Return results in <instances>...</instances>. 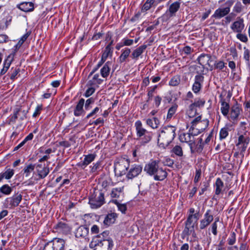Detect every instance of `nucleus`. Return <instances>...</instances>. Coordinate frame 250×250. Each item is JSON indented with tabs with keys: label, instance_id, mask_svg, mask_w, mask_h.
<instances>
[{
	"label": "nucleus",
	"instance_id": "obj_1",
	"mask_svg": "<svg viewBox=\"0 0 250 250\" xmlns=\"http://www.w3.org/2000/svg\"><path fill=\"white\" fill-rule=\"evenodd\" d=\"M176 128L168 125L163 128L159 135L158 144L160 147L166 148L172 142L176 136Z\"/></svg>",
	"mask_w": 250,
	"mask_h": 250
},
{
	"label": "nucleus",
	"instance_id": "obj_2",
	"mask_svg": "<svg viewBox=\"0 0 250 250\" xmlns=\"http://www.w3.org/2000/svg\"><path fill=\"white\" fill-rule=\"evenodd\" d=\"M137 139L140 140L138 144L141 146H145L150 142L152 139V133L144 128L141 121L138 120L135 123Z\"/></svg>",
	"mask_w": 250,
	"mask_h": 250
},
{
	"label": "nucleus",
	"instance_id": "obj_3",
	"mask_svg": "<svg viewBox=\"0 0 250 250\" xmlns=\"http://www.w3.org/2000/svg\"><path fill=\"white\" fill-rule=\"evenodd\" d=\"M114 246L112 240H101L98 237H93L89 244V248L94 250H112Z\"/></svg>",
	"mask_w": 250,
	"mask_h": 250
},
{
	"label": "nucleus",
	"instance_id": "obj_4",
	"mask_svg": "<svg viewBox=\"0 0 250 250\" xmlns=\"http://www.w3.org/2000/svg\"><path fill=\"white\" fill-rule=\"evenodd\" d=\"M104 203V194L102 191L94 189L89 197V204L91 208H97L101 207Z\"/></svg>",
	"mask_w": 250,
	"mask_h": 250
},
{
	"label": "nucleus",
	"instance_id": "obj_5",
	"mask_svg": "<svg viewBox=\"0 0 250 250\" xmlns=\"http://www.w3.org/2000/svg\"><path fill=\"white\" fill-rule=\"evenodd\" d=\"M208 119L201 120V116H199L192 121L190 127L194 131L193 133L197 135L208 127Z\"/></svg>",
	"mask_w": 250,
	"mask_h": 250
},
{
	"label": "nucleus",
	"instance_id": "obj_6",
	"mask_svg": "<svg viewBox=\"0 0 250 250\" xmlns=\"http://www.w3.org/2000/svg\"><path fill=\"white\" fill-rule=\"evenodd\" d=\"M167 5V11L161 17L163 21H167L176 16L177 13L180 9L181 2L180 1H175L171 3L168 2Z\"/></svg>",
	"mask_w": 250,
	"mask_h": 250
},
{
	"label": "nucleus",
	"instance_id": "obj_7",
	"mask_svg": "<svg viewBox=\"0 0 250 250\" xmlns=\"http://www.w3.org/2000/svg\"><path fill=\"white\" fill-rule=\"evenodd\" d=\"M130 160L125 158L119 159L114 163V171L120 176L126 174V171L129 167Z\"/></svg>",
	"mask_w": 250,
	"mask_h": 250
},
{
	"label": "nucleus",
	"instance_id": "obj_8",
	"mask_svg": "<svg viewBox=\"0 0 250 250\" xmlns=\"http://www.w3.org/2000/svg\"><path fill=\"white\" fill-rule=\"evenodd\" d=\"M66 241L62 238H54L47 243L43 250H64Z\"/></svg>",
	"mask_w": 250,
	"mask_h": 250
},
{
	"label": "nucleus",
	"instance_id": "obj_9",
	"mask_svg": "<svg viewBox=\"0 0 250 250\" xmlns=\"http://www.w3.org/2000/svg\"><path fill=\"white\" fill-rule=\"evenodd\" d=\"M242 111L241 105L236 101L230 107L229 113L227 116L228 119L232 122L237 121Z\"/></svg>",
	"mask_w": 250,
	"mask_h": 250
},
{
	"label": "nucleus",
	"instance_id": "obj_10",
	"mask_svg": "<svg viewBox=\"0 0 250 250\" xmlns=\"http://www.w3.org/2000/svg\"><path fill=\"white\" fill-rule=\"evenodd\" d=\"M28 110H22L21 107L17 106L14 110L13 115H11L9 119V123L15 124L18 117L21 121H23L27 118V114Z\"/></svg>",
	"mask_w": 250,
	"mask_h": 250
},
{
	"label": "nucleus",
	"instance_id": "obj_11",
	"mask_svg": "<svg viewBox=\"0 0 250 250\" xmlns=\"http://www.w3.org/2000/svg\"><path fill=\"white\" fill-rule=\"evenodd\" d=\"M214 217L212 211L208 209L204 213L203 218L200 220L199 229L200 230L206 229L213 221Z\"/></svg>",
	"mask_w": 250,
	"mask_h": 250
},
{
	"label": "nucleus",
	"instance_id": "obj_12",
	"mask_svg": "<svg viewBox=\"0 0 250 250\" xmlns=\"http://www.w3.org/2000/svg\"><path fill=\"white\" fill-rule=\"evenodd\" d=\"M194 132L193 130L190 127L188 132L187 133H182L179 135V140L181 142L186 143L188 144L190 149L192 150V145H194V135L193 133Z\"/></svg>",
	"mask_w": 250,
	"mask_h": 250
},
{
	"label": "nucleus",
	"instance_id": "obj_13",
	"mask_svg": "<svg viewBox=\"0 0 250 250\" xmlns=\"http://www.w3.org/2000/svg\"><path fill=\"white\" fill-rule=\"evenodd\" d=\"M22 199V195L18 193L10 197L7 198L5 200L4 204L6 208L12 209L19 205Z\"/></svg>",
	"mask_w": 250,
	"mask_h": 250
},
{
	"label": "nucleus",
	"instance_id": "obj_14",
	"mask_svg": "<svg viewBox=\"0 0 250 250\" xmlns=\"http://www.w3.org/2000/svg\"><path fill=\"white\" fill-rule=\"evenodd\" d=\"M53 229L56 232L65 235L70 233L71 230V228L67 223L62 221L55 225Z\"/></svg>",
	"mask_w": 250,
	"mask_h": 250
},
{
	"label": "nucleus",
	"instance_id": "obj_15",
	"mask_svg": "<svg viewBox=\"0 0 250 250\" xmlns=\"http://www.w3.org/2000/svg\"><path fill=\"white\" fill-rule=\"evenodd\" d=\"M35 167L40 179L44 178L49 173V168L45 164H36Z\"/></svg>",
	"mask_w": 250,
	"mask_h": 250
},
{
	"label": "nucleus",
	"instance_id": "obj_16",
	"mask_svg": "<svg viewBox=\"0 0 250 250\" xmlns=\"http://www.w3.org/2000/svg\"><path fill=\"white\" fill-rule=\"evenodd\" d=\"M158 164L159 161L152 160L145 165L144 171L150 176H153L159 167Z\"/></svg>",
	"mask_w": 250,
	"mask_h": 250
},
{
	"label": "nucleus",
	"instance_id": "obj_17",
	"mask_svg": "<svg viewBox=\"0 0 250 250\" xmlns=\"http://www.w3.org/2000/svg\"><path fill=\"white\" fill-rule=\"evenodd\" d=\"M245 27L244 20L240 17H237L236 21L233 22L230 26L231 29L234 32L240 33Z\"/></svg>",
	"mask_w": 250,
	"mask_h": 250
},
{
	"label": "nucleus",
	"instance_id": "obj_18",
	"mask_svg": "<svg viewBox=\"0 0 250 250\" xmlns=\"http://www.w3.org/2000/svg\"><path fill=\"white\" fill-rule=\"evenodd\" d=\"M204 81V77L201 75L199 74L195 76L194 82L192 87V90L194 93H198L199 92L202 87V84Z\"/></svg>",
	"mask_w": 250,
	"mask_h": 250
},
{
	"label": "nucleus",
	"instance_id": "obj_19",
	"mask_svg": "<svg viewBox=\"0 0 250 250\" xmlns=\"http://www.w3.org/2000/svg\"><path fill=\"white\" fill-rule=\"evenodd\" d=\"M142 167L139 165H134L130 168L126 175L128 179H132L138 176L142 171Z\"/></svg>",
	"mask_w": 250,
	"mask_h": 250
},
{
	"label": "nucleus",
	"instance_id": "obj_20",
	"mask_svg": "<svg viewBox=\"0 0 250 250\" xmlns=\"http://www.w3.org/2000/svg\"><path fill=\"white\" fill-rule=\"evenodd\" d=\"M96 157V154L95 153L85 155H84L83 161L78 163L77 165L78 167H79L83 169L87 167V166L94 160Z\"/></svg>",
	"mask_w": 250,
	"mask_h": 250
},
{
	"label": "nucleus",
	"instance_id": "obj_21",
	"mask_svg": "<svg viewBox=\"0 0 250 250\" xmlns=\"http://www.w3.org/2000/svg\"><path fill=\"white\" fill-rule=\"evenodd\" d=\"M14 58L15 57L13 56V55L9 54L4 59L3 63V67L0 72V75H3L7 72L12 62L14 61Z\"/></svg>",
	"mask_w": 250,
	"mask_h": 250
},
{
	"label": "nucleus",
	"instance_id": "obj_22",
	"mask_svg": "<svg viewBox=\"0 0 250 250\" xmlns=\"http://www.w3.org/2000/svg\"><path fill=\"white\" fill-rule=\"evenodd\" d=\"M214 187L215 188V194L217 196L223 194L226 190L224 183L220 178L216 179L215 183L214 184Z\"/></svg>",
	"mask_w": 250,
	"mask_h": 250
},
{
	"label": "nucleus",
	"instance_id": "obj_23",
	"mask_svg": "<svg viewBox=\"0 0 250 250\" xmlns=\"http://www.w3.org/2000/svg\"><path fill=\"white\" fill-rule=\"evenodd\" d=\"M84 99L81 98L77 103L74 109V115L76 117L83 116L85 114L83 109V105L84 104Z\"/></svg>",
	"mask_w": 250,
	"mask_h": 250
},
{
	"label": "nucleus",
	"instance_id": "obj_24",
	"mask_svg": "<svg viewBox=\"0 0 250 250\" xmlns=\"http://www.w3.org/2000/svg\"><path fill=\"white\" fill-rule=\"evenodd\" d=\"M250 140V139L249 136H245L244 135H240L238 137V142L236 143V146L242 145L241 151L244 152L246 151V149L248 147Z\"/></svg>",
	"mask_w": 250,
	"mask_h": 250
},
{
	"label": "nucleus",
	"instance_id": "obj_25",
	"mask_svg": "<svg viewBox=\"0 0 250 250\" xmlns=\"http://www.w3.org/2000/svg\"><path fill=\"white\" fill-rule=\"evenodd\" d=\"M17 7L25 12H30L34 9V4L32 2H22L17 5Z\"/></svg>",
	"mask_w": 250,
	"mask_h": 250
},
{
	"label": "nucleus",
	"instance_id": "obj_26",
	"mask_svg": "<svg viewBox=\"0 0 250 250\" xmlns=\"http://www.w3.org/2000/svg\"><path fill=\"white\" fill-rule=\"evenodd\" d=\"M230 12L229 7H225L223 8H218L215 10L211 18L220 19L224 16L227 15Z\"/></svg>",
	"mask_w": 250,
	"mask_h": 250
},
{
	"label": "nucleus",
	"instance_id": "obj_27",
	"mask_svg": "<svg viewBox=\"0 0 250 250\" xmlns=\"http://www.w3.org/2000/svg\"><path fill=\"white\" fill-rule=\"evenodd\" d=\"M206 103V101L203 99H198L197 100H195V102L190 104L189 106V110L188 113V115L190 114V112L194 111L195 113L196 112V110L195 109V107H203ZM190 117L192 116L189 115Z\"/></svg>",
	"mask_w": 250,
	"mask_h": 250
},
{
	"label": "nucleus",
	"instance_id": "obj_28",
	"mask_svg": "<svg viewBox=\"0 0 250 250\" xmlns=\"http://www.w3.org/2000/svg\"><path fill=\"white\" fill-rule=\"evenodd\" d=\"M211 59L210 55L203 53L198 57L197 61L198 63L204 68V66L206 65L210 66L209 62L211 60Z\"/></svg>",
	"mask_w": 250,
	"mask_h": 250
},
{
	"label": "nucleus",
	"instance_id": "obj_29",
	"mask_svg": "<svg viewBox=\"0 0 250 250\" xmlns=\"http://www.w3.org/2000/svg\"><path fill=\"white\" fill-rule=\"evenodd\" d=\"M221 99L220 100L221 103V111L224 116L227 118L228 114L230 110V106L228 103L226 102L225 99L222 98V96L220 95Z\"/></svg>",
	"mask_w": 250,
	"mask_h": 250
},
{
	"label": "nucleus",
	"instance_id": "obj_30",
	"mask_svg": "<svg viewBox=\"0 0 250 250\" xmlns=\"http://www.w3.org/2000/svg\"><path fill=\"white\" fill-rule=\"evenodd\" d=\"M167 175V173L166 169H163L162 167H160L157 169L154 176V179L156 181H163Z\"/></svg>",
	"mask_w": 250,
	"mask_h": 250
},
{
	"label": "nucleus",
	"instance_id": "obj_31",
	"mask_svg": "<svg viewBox=\"0 0 250 250\" xmlns=\"http://www.w3.org/2000/svg\"><path fill=\"white\" fill-rule=\"evenodd\" d=\"M146 44H143L137 47L135 50H134L131 55V57L132 58V59L137 60L139 56H140L141 54L146 49Z\"/></svg>",
	"mask_w": 250,
	"mask_h": 250
},
{
	"label": "nucleus",
	"instance_id": "obj_32",
	"mask_svg": "<svg viewBox=\"0 0 250 250\" xmlns=\"http://www.w3.org/2000/svg\"><path fill=\"white\" fill-rule=\"evenodd\" d=\"M201 214L200 213L199 210H196V213L193 214H188V216L186 221L188 225L194 224L197 223V221L200 219Z\"/></svg>",
	"mask_w": 250,
	"mask_h": 250
},
{
	"label": "nucleus",
	"instance_id": "obj_33",
	"mask_svg": "<svg viewBox=\"0 0 250 250\" xmlns=\"http://www.w3.org/2000/svg\"><path fill=\"white\" fill-rule=\"evenodd\" d=\"M88 232L89 230L87 228L83 226H81L76 229L75 232V236L77 238H84L87 236Z\"/></svg>",
	"mask_w": 250,
	"mask_h": 250
},
{
	"label": "nucleus",
	"instance_id": "obj_34",
	"mask_svg": "<svg viewBox=\"0 0 250 250\" xmlns=\"http://www.w3.org/2000/svg\"><path fill=\"white\" fill-rule=\"evenodd\" d=\"M204 146V143L203 142V139L202 138L198 139L197 144L195 146V144L192 145V150H190L191 153L195 152L201 153L202 152Z\"/></svg>",
	"mask_w": 250,
	"mask_h": 250
},
{
	"label": "nucleus",
	"instance_id": "obj_35",
	"mask_svg": "<svg viewBox=\"0 0 250 250\" xmlns=\"http://www.w3.org/2000/svg\"><path fill=\"white\" fill-rule=\"evenodd\" d=\"M111 64V62L107 61L101 69V74L103 78H106L109 76Z\"/></svg>",
	"mask_w": 250,
	"mask_h": 250
},
{
	"label": "nucleus",
	"instance_id": "obj_36",
	"mask_svg": "<svg viewBox=\"0 0 250 250\" xmlns=\"http://www.w3.org/2000/svg\"><path fill=\"white\" fill-rule=\"evenodd\" d=\"M117 217V215L116 213H109L105 216L104 220V223L105 225L110 226V225L113 224L115 222Z\"/></svg>",
	"mask_w": 250,
	"mask_h": 250
},
{
	"label": "nucleus",
	"instance_id": "obj_37",
	"mask_svg": "<svg viewBox=\"0 0 250 250\" xmlns=\"http://www.w3.org/2000/svg\"><path fill=\"white\" fill-rule=\"evenodd\" d=\"M103 80L99 78V75L96 74L94 75L92 79L88 81L87 85L89 86L97 87L103 82Z\"/></svg>",
	"mask_w": 250,
	"mask_h": 250
},
{
	"label": "nucleus",
	"instance_id": "obj_38",
	"mask_svg": "<svg viewBox=\"0 0 250 250\" xmlns=\"http://www.w3.org/2000/svg\"><path fill=\"white\" fill-rule=\"evenodd\" d=\"M14 174V170L11 168H7L4 172L0 173V182L3 179L9 180L12 178Z\"/></svg>",
	"mask_w": 250,
	"mask_h": 250
},
{
	"label": "nucleus",
	"instance_id": "obj_39",
	"mask_svg": "<svg viewBox=\"0 0 250 250\" xmlns=\"http://www.w3.org/2000/svg\"><path fill=\"white\" fill-rule=\"evenodd\" d=\"M131 53V50L129 48H125L121 50V54L119 57V62L123 63L126 61Z\"/></svg>",
	"mask_w": 250,
	"mask_h": 250
},
{
	"label": "nucleus",
	"instance_id": "obj_40",
	"mask_svg": "<svg viewBox=\"0 0 250 250\" xmlns=\"http://www.w3.org/2000/svg\"><path fill=\"white\" fill-rule=\"evenodd\" d=\"M20 72V69L18 66L15 67H12L10 71L8 73V75L10 78V79L12 81L15 80L17 78V75L19 74Z\"/></svg>",
	"mask_w": 250,
	"mask_h": 250
},
{
	"label": "nucleus",
	"instance_id": "obj_41",
	"mask_svg": "<svg viewBox=\"0 0 250 250\" xmlns=\"http://www.w3.org/2000/svg\"><path fill=\"white\" fill-rule=\"evenodd\" d=\"M185 228L183 231V234L184 235L186 236H189L191 234L192 231L194 233V224L192 225H188L187 224V221H186L185 222Z\"/></svg>",
	"mask_w": 250,
	"mask_h": 250
},
{
	"label": "nucleus",
	"instance_id": "obj_42",
	"mask_svg": "<svg viewBox=\"0 0 250 250\" xmlns=\"http://www.w3.org/2000/svg\"><path fill=\"white\" fill-rule=\"evenodd\" d=\"M154 2L155 0H146L142 7L141 12L142 13H145L149 10L153 5Z\"/></svg>",
	"mask_w": 250,
	"mask_h": 250
},
{
	"label": "nucleus",
	"instance_id": "obj_43",
	"mask_svg": "<svg viewBox=\"0 0 250 250\" xmlns=\"http://www.w3.org/2000/svg\"><path fill=\"white\" fill-rule=\"evenodd\" d=\"M123 188H116L112 189L110 196L112 198H119L122 194H123Z\"/></svg>",
	"mask_w": 250,
	"mask_h": 250
},
{
	"label": "nucleus",
	"instance_id": "obj_44",
	"mask_svg": "<svg viewBox=\"0 0 250 250\" xmlns=\"http://www.w3.org/2000/svg\"><path fill=\"white\" fill-rule=\"evenodd\" d=\"M12 190V188L8 184L3 185L0 188V192L3 195H9L11 193Z\"/></svg>",
	"mask_w": 250,
	"mask_h": 250
},
{
	"label": "nucleus",
	"instance_id": "obj_45",
	"mask_svg": "<svg viewBox=\"0 0 250 250\" xmlns=\"http://www.w3.org/2000/svg\"><path fill=\"white\" fill-rule=\"evenodd\" d=\"M181 83V78L179 75L173 76L169 82V85L172 86H178Z\"/></svg>",
	"mask_w": 250,
	"mask_h": 250
},
{
	"label": "nucleus",
	"instance_id": "obj_46",
	"mask_svg": "<svg viewBox=\"0 0 250 250\" xmlns=\"http://www.w3.org/2000/svg\"><path fill=\"white\" fill-rule=\"evenodd\" d=\"M111 202L117 205L118 209L123 213H125L127 209L126 204H120L117 200H112Z\"/></svg>",
	"mask_w": 250,
	"mask_h": 250
},
{
	"label": "nucleus",
	"instance_id": "obj_47",
	"mask_svg": "<svg viewBox=\"0 0 250 250\" xmlns=\"http://www.w3.org/2000/svg\"><path fill=\"white\" fill-rule=\"evenodd\" d=\"M113 53V48L106 46L104 53L102 56V59L106 61L109 56H111Z\"/></svg>",
	"mask_w": 250,
	"mask_h": 250
},
{
	"label": "nucleus",
	"instance_id": "obj_48",
	"mask_svg": "<svg viewBox=\"0 0 250 250\" xmlns=\"http://www.w3.org/2000/svg\"><path fill=\"white\" fill-rule=\"evenodd\" d=\"M172 152L179 157H182L183 156V149L182 147L180 146L176 145L174 146L172 149Z\"/></svg>",
	"mask_w": 250,
	"mask_h": 250
},
{
	"label": "nucleus",
	"instance_id": "obj_49",
	"mask_svg": "<svg viewBox=\"0 0 250 250\" xmlns=\"http://www.w3.org/2000/svg\"><path fill=\"white\" fill-rule=\"evenodd\" d=\"M35 168V165L32 164L25 167L23 169L24 173L25 174V177H28L30 173L34 171Z\"/></svg>",
	"mask_w": 250,
	"mask_h": 250
},
{
	"label": "nucleus",
	"instance_id": "obj_50",
	"mask_svg": "<svg viewBox=\"0 0 250 250\" xmlns=\"http://www.w3.org/2000/svg\"><path fill=\"white\" fill-rule=\"evenodd\" d=\"M229 128L224 127L220 131V139L223 140L225 139L229 135Z\"/></svg>",
	"mask_w": 250,
	"mask_h": 250
},
{
	"label": "nucleus",
	"instance_id": "obj_51",
	"mask_svg": "<svg viewBox=\"0 0 250 250\" xmlns=\"http://www.w3.org/2000/svg\"><path fill=\"white\" fill-rule=\"evenodd\" d=\"M178 106L176 104L172 105L168 110L167 119H171L175 113Z\"/></svg>",
	"mask_w": 250,
	"mask_h": 250
},
{
	"label": "nucleus",
	"instance_id": "obj_52",
	"mask_svg": "<svg viewBox=\"0 0 250 250\" xmlns=\"http://www.w3.org/2000/svg\"><path fill=\"white\" fill-rule=\"evenodd\" d=\"M236 235L235 232H231L230 236L228 239V242L229 245L232 246L236 242Z\"/></svg>",
	"mask_w": 250,
	"mask_h": 250
},
{
	"label": "nucleus",
	"instance_id": "obj_53",
	"mask_svg": "<svg viewBox=\"0 0 250 250\" xmlns=\"http://www.w3.org/2000/svg\"><path fill=\"white\" fill-rule=\"evenodd\" d=\"M109 232L107 231H104L102 233L98 234L94 237H98L101 240H112L111 238L108 237Z\"/></svg>",
	"mask_w": 250,
	"mask_h": 250
},
{
	"label": "nucleus",
	"instance_id": "obj_54",
	"mask_svg": "<svg viewBox=\"0 0 250 250\" xmlns=\"http://www.w3.org/2000/svg\"><path fill=\"white\" fill-rule=\"evenodd\" d=\"M23 43H22L21 42L19 41L12 48V51L10 54L13 55V56L15 57L17 52L21 48Z\"/></svg>",
	"mask_w": 250,
	"mask_h": 250
},
{
	"label": "nucleus",
	"instance_id": "obj_55",
	"mask_svg": "<svg viewBox=\"0 0 250 250\" xmlns=\"http://www.w3.org/2000/svg\"><path fill=\"white\" fill-rule=\"evenodd\" d=\"M226 63L222 61L215 62L214 63V69L222 70L225 67Z\"/></svg>",
	"mask_w": 250,
	"mask_h": 250
},
{
	"label": "nucleus",
	"instance_id": "obj_56",
	"mask_svg": "<svg viewBox=\"0 0 250 250\" xmlns=\"http://www.w3.org/2000/svg\"><path fill=\"white\" fill-rule=\"evenodd\" d=\"M93 166L92 167L91 169V171L92 173H95L99 170H100V168L101 167V162L98 161L96 163H94Z\"/></svg>",
	"mask_w": 250,
	"mask_h": 250
},
{
	"label": "nucleus",
	"instance_id": "obj_57",
	"mask_svg": "<svg viewBox=\"0 0 250 250\" xmlns=\"http://www.w3.org/2000/svg\"><path fill=\"white\" fill-rule=\"evenodd\" d=\"M244 59L248 64H250V51L246 47H244Z\"/></svg>",
	"mask_w": 250,
	"mask_h": 250
},
{
	"label": "nucleus",
	"instance_id": "obj_58",
	"mask_svg": "<svg viewBox=\"0 0 250 250\" xmlns=\"http://www.w3.org/2000/svg\"><path fill=\"white\" fill-rule=\"evenodd\" d=\"M100 108L99 107H96L90 113H89L86 117H85V119H88L90 117L95 118V115L99 112Z\"/></svg>",
	"mask_w": 250,
	"mask_h": 250
},
{
	"label": "nucleus",
	"instance_id": "obj_59",
	"mask_svg": "<svg viewBox=\"0 0 250 250\" xmlns=\"http://www.w3.org/2000/svg\"><path fill=\"white\" fill-rule=\"evenodd\" d=\"M42 110V105L39 104L36 107L35 110L33 114V117L36 118L38 116H39L41 112V111Z\"/></svg>",
	"mask_w": 250,
	"mask_h": 250
},
{
	"label": "nucleus",
	"instance_id": "obj_60",
	"mask_svg": "<svg viewBox=\"0 0 250 250\" xmlns=\"http://www.w3.org/2000/svg\"><path fill=\"white\" fill-rule=\"evenodd\" d=\"M219 221V218L217 220H215L212 224L211 226V231L213 235H216L217 234V222Z\"/></svg>",
	"mask_w": 250,
	"mask_h": 250
},
{
	"label": "nucleus",
	"instance_id": "obj_61",
	"mask_svg": "<svg viewBox=\"0 0 250 250\" xmlns=\"http://www.w3.org/2000/svg\"><path fill=\"white\" fill-rule=\"evenodd\" d=\"M95 91V86H90L85 91L84 96L88 97L91 96Z\"/></svg>",
	"mask_w": 250,
	"mask_h": 250
},
{
	"label": "nucleus",
	"instance_id": "obj_62",
	"mask_svg": "<svg viewBox=\"0 0 250 250\" xmlns=\"http://www.w3.org/2000/svg\"><path fill=\"white\" fill-rule=\"evenodd\" d=\"M236 37L243 42H248V38L245 34H242L241 33H238L236 35Z\"/></svg>",
	"mask_w": 250,
	"mask_h": 250
},
{
	"label": "nucleus",
	"instance_id": "obj_63",
	"mask_svg": "<svg viewBox=\"0 0 250 250\" xmlns=\"http://www.w3.org/2000/svg\"><path fill=\"white\" fill-rule=\"evenodd\" d=\"M94 100L92 98H90L87 99L85 102V106H84L85 109L86 110L89 109L91 107L90 106V104L94 103Z\"/></svg>",
	"mask_w": 250,
	"mask_h": 250
},
{
	"label": "nucleus",
	"instance_id": "obj_64",
	"mask_svg": "<svg viewBox=\"0 0 250 250\" xmlns=\"http://www.w3.org/2000/svg\"><path fill=\"white\" fill-rule=\"evenodd\" d=\"M104 124V120L102 118H99L94 121L92 123H90V125L94 124L95 125H103Z\"/></svg>",
	"mask_w": 250,
	"mask_h": 250
}]
</instances>
